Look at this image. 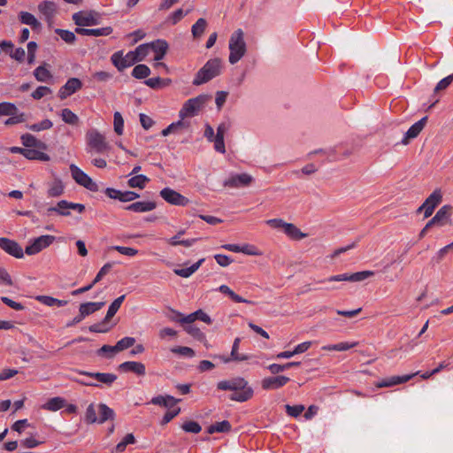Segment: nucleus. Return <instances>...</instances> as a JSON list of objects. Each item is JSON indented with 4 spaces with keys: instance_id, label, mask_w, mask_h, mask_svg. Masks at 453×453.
Instances as JSON below:
<instances>
[{
    "instance_id": "1",
    "label": "nucleus",
    "mask_w": 453,
    "mask_h": 453,
    "mask_svg": "<svg viewBox=\"0 0 453 453\" xmlns=\"http://www.w3.org/2000/svg\"><path fill=\"white\" fill-rule=\"evenodd\" d=\"M253 388L242 377H234L228 380V399L243 403L253 396Z\"/></svg>"
},
{
    "instance_id": "2",
    "label": "nucleus",
    "mask_w": 453,
    "mask_h": 453,
    "mask_svg": "<svg viewBox=\"0 0 453 453\" xmlns=\"http://www.w3.org/2000/svg\"><path fill=\"white\" fill-rule=\"evenodd\" d=\"M228 50L230 54L228 56V61L231 64L237 63L246 53L247 46L244 41V33L242 29L234 31L228 42Z\"/></svg>"
},
{
    "instance_id": "3",
    "label": "nucleus",
    "mask_w": 453,
    "mask_h": 453,
    "mask_svg": "<svg viewBox=\"0 0 453 453\" xmlns=\"http://www.w3.org/2000/svg\"><path fill=\"white\" fill-rule=\"evenodd\" d=\"M221 59L212 58L206 62V64L197 72L193 81V84L199 86L206 83L214 77L220 73Z\"/></svg>"
},
{
    "instance_id": "4",
    "label": "nucleus",
    "mask_w": 453,
    "mask_h": 453,
    "mask_svg": "<svg viewBox=\"0 0 453 453\" xmlns=\"http://www.w3.org/2000/svg\"><path fill=\"white\" fill-rule=\"evenodd\" d=\"M211 99L208 95H199L185 102L179 112L181 119L197 115L203 105Z\"/></svg>"
},
{
    "instance_id": "5",
    "label": "nucleus",
    "mask_w": 453,
    "mask_h": 453,
    "mask_svg": "<svg viewBox=\"0 0 453 453\" xmlns=\"http://www.w3.org/2000/svg\"><path fill=\"white\" fill-rule=\"evenodd\" d=\"M88 145L97 153H104L110 150V146L104 134L96 129H90L86 134Z\"/></svg>"
},
{
    "instance_id": "6",
    "label": "nucleus",
    "mask_w": 453,
    "mask_h": 453,
    "mask_svg": "<svg viewBox=\"0 0 453 453\" xmlns=\"http://www.w3.org/2000/svg\"><path fill=\"white\" fill-rule=\"evenodd\" d=\"M70 172L72 177L79 185L92 192H97L99 190L98 185L86 173H84L74 164L70 165Z\"/></svg>"
},
{
    "instance_id": "7",
    "label": "nucleus",
    "mask_w": 453,
    "mask_h": 453,
    "mask_svg": "<svg viewBox=\"0 0 453 453\" xmlns=\"http://www.w3.org/2000/svg\"><path fill=\"white\" fill-rule=\"evenodd\" d=\"M225 130L226 127L224 124H220L218 127L216 135H214V130L209 124H206L204 130V136L208 139V141L214 142V149L220 153L225 152Z\"/></svg>"
},
{
    "instance_id": "8",
    "label": "nucleus",
    "mask_w": 453,
    "mask_h": 453,
    "mask_svg": "<svg viewBox=\"0 0 453 453\" xmlns=\"http://www.w3.org/2000/svg\"><path fill=\"white\" fill-rule=\"evenodd\" d=\"M111 61L112 65L118 69V71L122 72L126 68L130 67L137 63V58H135L132 51H129L124 55L123 50H119L111 55Z\"/></svg>"
},
{
    "instance_id": "9",
    "label": "nucleus",
    "mask_w": 453,
    "mask_h": 453,
    "mask_svg": "<svg viewBox=\"0 0 453 453\" xmlns=\"http://www.w3.org/2000/svg\"><path fill=\"white\" fill-rule=\"evenodd\" d=\"M55 239L53 235H41L26 247L25 252L29 256L35 255L52 244Z\"/></svg>"
},
{
    "instance_id": "10",
    "label": "nucleus",
    "mask_w": 453,
    "mask_h": 453,
    "mask_svg": "<svg viewBox=\"0 0 453 453\" xmlns=\"http://www.w3.org/2000/svg\"><path fill=\"white\" fill-rule=\"evenodd\" d=\"M375 274L373 271H361L353 273H342L329 277L327 281H350L357 282L363 281L365 279L372 277Z\"/></svg>"
},
{
    "instance_id": "11",
    "label": "nucleus",
    "mask_w": 453,
    "mask_h": 453,
    "mask_svg": "<svg viewBox=\"0 0 453 453\" xmlns=\"http://www.w3.org/2000/svg\"><path fill=\"white\" fill-rule=\"evenodd\" d=\"M160 196L167 203L179 205V206H186L189 200L182 196L180 193L170 188H165L160 191Z\"/></svg>"
},
{
    "instance_id": "12",
    "label": "nucleus",
    "mask_w": 453,
    "mask_h": 453,
    "mask_svg": "<svg viewBox=\"0 0 453 453\" xmlns=\"http://www.w3.org/2000/svg\"><path fill=\"white\" fill-rule=\"evenodd\" d=\"M95 12H78L73 14V20L75 25L81 27L96 26L99 23L98 19L96 17Z\"/></svg>"
},
{
    "instance_id": "13",
    "label": "nucleus",
    "mask_w": 453,
    "mask_h": 453,
    "mask_svg": "<svg viewBox=\"0 0 453 453\" xmlns=\"http://www.w3.org/2000/svg\"><path fill=\"white\" fill-rule=\"evenodd\" d=\"M0 248L16 258H22L24 257L22 247L16 241L9 238L0 237Z\"/></svg>"
},
{
    "instance_id": "14",
    "label": "nucleus",
    "mask_w": 453,
    "mask_h": 453,
    "mask_svg": "<svg viewBox=\"0 0 453 453\" xmlns=\"http://www.w3.org/2000/svg\"><path fill=\"white\" fill-rule=\"evenodd\" d=\"M254 182V178L246 173H232L228 177V188H241L250 186Z\"/></svg>"
},
{
    "instance_id": "15",
    "label": "nucleus",
    "mask_w": 453,
    "mask_h": 453,
    "mask_svg": "<svg viewBox=\"0 0 453 453\" xmlns=\"http://www.w3.org/2000/svg\"><path fill=\"white\" fill-rule=\"evenodd\" d=\"M273 377H265L261 381L262 388L265 390H274L285 386L290 379L284 375H278Z\"/></svg>"
},
{
    "instance_id": "16",
    "label": "nucleus",
    "mask_w": 453,
    "mask_h": 453,
    "mask_svg": "<svg viewBox=\"0 0 453 453\" xmlns=\"http://www.w3.org/2000/svg\"><path fill=\"white\" fill-rule=\"evenodd\" d=\"M452 206L446 204L441 207L435 215L428 221V226H444L449 222Z\"/></svg>"
},
{
    "instance_id": "17",
    "label": "nucleus",
    "mask_w": 453,
    "mask_h": 453,
    "mask_svg": "<svg viewBox=\"0 0 453 453\" xmlns=\"http://www.w3.org/2000/svg\"><path fill=\"white\" fill-rule=\"evenodd\" d=\"M442 195L440 189H435L423 203L425 208V218H429L434 209L441 203Z\"/></svg>"
},
{
    "instance_id": "18",
    "label": "nucleus",
    "mask_w": 453,
    "mask_h": 453,
    "mask_svg": "<svg viewBox=\"0 0 453 453\" xmlns=\"http://www.w3.org/2000/svg\"><path fill=\"white\" fill-rule=\"evenodd\" d=\"M428 117L425 116L422 119H420L418 121L414 123L405 133L402 143L403 145L409 144L410 141L411 139H414L418 136V134L421 133V131L424 129L427 123Z\"/></svg>"
},
{
    "instance_id": "19",
    "label": "nucleus",
    "mask_w": 453,
    "mask_h": 453,
    "mask_svg": "<svg viewBox=\"0 0 453 453\" xmlns=\"http://www.w3.org/2000/svg\"><path fill=\"white\" fill-rule=\"evenodd\" d=\"M81 87L82 82L78 78H70L65 84L60 88L58 96L62 100L65 99L81 89Z\"/></svg>"
},
{
    "instance_id": "20",
    "label": "nucleus",
    "mask_w": 453,
    "mask_h": 453,
    "mask_svg": "<svg viewBox=\"0 0 453 453\" xmlns=\"http://www.w3.org/2000/svg\"><path fill=\"white\" fill-rule=\"evenodd\" d=\"M80 374L85 375L87 377L95 379L97 382L105 384L106 386H111L116 380L117 375L114 373L109 372H91L86 371H79Z\"/></svg>"
},
{
    "instance_id": "21",
    "label": "nucleus",
    "mask_w": 453,
    "mask_h": 453,
    "mask_svg": "<svg viewBox=\"0 0 453 453\" xmlns=\"http://www.w3.org/2000/svg\"><path fill=\"white\" fill-rule=\"evenodd\" d=\"M119 370L124 372H131L139 376L146 373L145 365L141 362L126 361L119 365Z\"/></svg>"
},
{
    "instance_id": "22",
    "label": "nucleus",
    "mask_w": 453,
    "mask_h": 453,
    "mask_svg": "<svg viewBox=\"0 0 453 453\" xmlns=\"http://www.w3.org/2000/svg\"><path fill=\"white\" fill-rule=\"evenodd\" d=\"M113 29L111 27H105L102 28H86V27H76L75 33L81 35L88 36H107L112 33Z\"/></svg>"
},
{
    "instance_id": "23",
    "label": "nucleus",
    "mask_w": 453,
    "mask_h": 453,
    "mask_svg": "<svg viewBox=\"0 0 453 453\" xmlns=\"http://www.w3.org/2000/svg\"><path fill=\"white\" fill-rule=\"evenodd\" d=\"M150 49L155 52L154 60L159 61L164 58L168 50V43L165 40L157 39L149 43Z\"/></svg>"
},
{
    "instance_id": "24",
    "label": "nucleus",
    "mask_w": 453,
    "mask_h": 453,
    "mask_svg": "<svg viewBox=\"0 0 453 453\" xmlns=\"http://www.w3.org/2000/svg\"><path fill=\"white\" fill-rule=\"evenodd\" d=\"M418 372L411 373L409 375L403 376H393L388 379L382 380L380 382L376 384L377 388H385V387H392L395 385L402 384L409 381L411 378L417 375Z\"/></svg>"
},
{
    "instance_id": "25",
    "label": "nucleus",
    "mask_w": 453,
    "mask_h": 453,
    "mask_svg": "<svg viewBox=\"0 0 453 453\" xmlns=\"http://www.w3.org/2000/svg\"><path fill=\"white\" fill-rule=\"evenodd\" d=\"M105 304L104 302H88L80 304L79 312L81 317L85 319L87 316L99 311Z\"/></svg>"
},
{
    "instance_id": "26",
    "label": "nucleus",
    "mask_w": 453,
    "mask_h": 453,
    "mask_svg": "<svg viewBox=\"0 0 453 453\" xmlns=\"http://www.w3.org/2000/svg\"><path fill=\"white\" fill-rule=\"evenodd\" d=\"M157 207V203L152 201H140V202H134L127 207L125 209L127 211H131L134 212H147L154 210Z\"/></svg>"
},
{
    "instance_id": "27",
    "label": "nucleus",
    "mask_w": 453,
    "mask_h": 453,
    "mask_svg": "<svg viewBox=\"0 0 453 453\" xmlns=\"http://www.w3.org/2000/svg\"><path fill=\"white\" fill-rule=\"evenodd\" d=\"M20 140L22 142V144L25 146V149L29 148H38L42 150H46L47 145L39 140L36 139L35 136H34L31 134H24L21 135Z\"/></svg>"
},
{
    "instance_id": "28",
    "label": "nucleus",
    "mask_w": 453,
    "mask_h": 453,
    "mask_svg": "<svg viewBox=\"0 0 453 453\" xmlns=\"http://www.w3.org/2000/svg\"><path fill=\"white\" fill-rule=\"evenodd\" d=\"M240 342H241L240 338H236L234 341L230 355L228 356V363L232 362V361H234V362L247 361V360H250L252 357L251 356H249V355H246V354H242V353H239L238 350H239V343H240Z\"/></svg>"
},
{
    "instance_id": "29",
    "label": "nucleus",
    "mask_w": 453,
    "mask_h": 453,
    "mask_svg": "<svg viewBox=\"0 0 453 453\" xmlns=\"http://www.w3.org/2000/svg\"><path fill=\"white\" fill-rule=\"evenodd\" d=\"M97 409L99 412V416L97 417L98 424H103L107 420H113L115 418L114 411L105 403H99Z\"/></svg>"
},
{
    "instance_id": "30",
    "label": "nucleus",
    "mask_w": 453,
    "mask_h": 453,
    "mask_svg": "<svg viewBox=\"0 0 453 453\" xmlns=\"http://www.w3.org/2000/svg\"><path fill=\"white\" fill-rule=\"evenodd\" d=\"M196 320H202L207 324L211 323V319L208 314H206L203 310H197L195 312L185 316L182 319V324H192Z\"/></svg>"
},
{
    "instance_id": "31",
    "label": "nucleus",
    "mask_w": 453,
    "mask_h": 453,
    "mask_svg": "<svg viewBox=\"0 0 453 453\" xmlns=\"http://www.w3.org/2000/svg\"><path fill=\"white\" fill-rule=\"evenodd\" d=\"M24 157L29 160H39L42 162H47L50 159L48 154L35 150V148L26 149Z\"/></svg>"
},
{
    "instance_id": "32",
    "label": "nucleus",
    "mask_w": 453,
    "mask_h": 453,
    "mask_svg": "<svg viewBox=\"0 0 453 453\" xmlns=\"http://www.w3.org/2000/svg\"><path fill=\"white\" fill-rule=\"evenodd\" d=\"M35 298L36 301L49 307H52L55 305L62 307L68 303L67 300H59L50 296H36Z\"/></svg>"
},
{
    "instance_id": "33",
    "label": "nucleus",
    "mask_w": 453,
    "mask_h": 453,
    "mask_svg": "<svg viewBox=\"0 0 453 453\" xmlns=\"http://www.w3.org/2000/svg\"><path fill=\"white\" fill-rule=\"evenodd\" d=\"M19 17L21 23L29 25L33 30H36L41 27V23L30 12H20Z\"/></svg>"
},
{
    "instance_id": "34",
    "label": "nucleus",
    "mask_w": 453,
    "mask_h": 453,
    "mask_svg": "<svg viewBox=\"0 0 453 453\" xmlns=\"http://www.w3.org/2000/svg\"><path fill=\"white\" fill-rule=\"evenodd\" d=\"M180 400L171 395H157L151 399V403L156 405L165 406L167 408L173 407Z\"/></svg>"
},
{
    "instance_id": "35",
    "label": "nucleus",
    "mask_w": 453,
    "mask_h": 453,
    "mask_svg": "<svg viewBox=\"0 0 453 453\" xmlns=\"http://www.w3.org/2000/svg\"><path fill=\"white\" fill-rule=\"evenodd\" d=\"M126 298V295H122L116 298L109 306L106 316L104 319V322H108L119 311L123 301Z\"/></svg>"
},
{
    "instance_id": "36",
    "label": "nucleus",
    "mask_w": 453,
    "mask_h": 453,
    "mask_svg": "<svg viewBox=\"0 0 453 453\" xmlns=\"http://www.w3.org/2000/svg\"><path fill=\"white\" fill-rule=\"evenodd\" d=\"M65 405V400L62 397L56 396L50 398L42 408L50 411H57Z\"/></svg>"
},
{
    "instance_id": "37",
    "label": "nucleus",
    "mask_w": 453,
    "mask_h": 453,
    "mask_svg": "<svg viewBox=\"0 0 453 453\" xmlns=\"http://www.w3.org/2000/svg\"><path fill=\"white\" fill-rule=\"evenodd\" d=\"M171 79H162L160 77H154L147 79L144 83L152 89H159L170 85Z\"/></svg>"
},
{
    "instance_id": "38",
    "label": "nucleus",
    "mask_w": 453,
    "mask_h": 453,
    "mask_svg": "<svg viewBox=\"0 0 453 453\" xmlns=\"http://www.w3.org/2000/svg\"><path fill=\"white\" fill-rule=\"evenodd\" d=\"M284 232L293 240H301L306 236V234L302 233L301 230L292 223L285 224Z\"/></svg>"
},
{
    "instance_id": "39",
    "label": "nucleus",
    "mask_w": 453,
    "mask_h": 453,
    "mask_svg": "<svg viewBox=\"0 0 453 453\" xmlns=\"http://www.w3.org/2000/svg\"><path fill=\"white\" fill-rule=\"evenodd\" d=\"M60 116L62 120L69 125L76 126L80 122L79 117L68 108L63 109Z\"/></svg>"
},
{
    "instance_id": "40",
    "label": "nucleus",
    "mask_w": 453,
    "mask_h": 453,
    "mask_svg": "<svg viewBox=\"0 0 453 453\" xmlns=\"http://www.w3.org/2000/svg\"><path fill=\"white\" fill-rule=\"evenodd\" d=\"M150 181V179L143 174H137L132 178H130L127 181V184L130 188H139L142 189L146 183Z\"/></svg>"
},
{
    "instance_id": "41",
    "label": "nucleus",
    "mask_w": 453,
    "mask_h": 453,
    "mask_svg": "<svg viewBox=\"0 0 453 453\" xmlns=\"http://www.w3.org/2000/svg\"><path fill=\"white\" fill-rule=\"evenodd\" d=\"M301 365L300 362H288L283 365L279 364H272L267 368L273 374H279L280 372L289 369L291 367L299 366Z\"/></svg>"
},
{
    "instance_id": "42",
    "label": "nucleus",
    "mask_w": 453,
    "mask_h": 453,
    "mask_svg": "<svg viewBox=\"0 0 453 453\" xmlns=\"http://www.w3.org/2000/svg\"><path fill=\"white\" fill-rule=\"evenodd\" d=\"M150 74V69L144 64L137 65L132 71V76L135 79L142 80L147 78Z\"/></svg>"
},
{
    "instance_id": "43",
    "label": "nucleus",
    "mask_w": 453,
    "mask_h": 453,
    "mask_svg": "<svg viewBox=\"0 0 453 453\" xmlns=\"http://www.w3.org/2000/svg\"><path fill=\"white\" fill-rule=\"evenodd\" d=\"M203 262V259H200L196 263L193 264L191 266L187 268H181V269H175L174 273L178 276L188 278L191 274H193L201 265V264Z\"/></svg>"
},
{
    "instance_id": "44",
    "label": "nucleus",
    "mask_w": 453,
    "mask_h": 453,
    "mask_svg": "<svg viewBox=\"0 0 453 453\" xmlns=\"http://www.w3.org/2000/svg\"><path fill=\"white\" fill-rule=\"evenodd\" d=\"M358 345L357 342H354L351 343L349 342H339L337 344H332L322 347V349L324 350H336V351H345L349 349H352Z\"/></svg>"
},
{
    "instance_id": "45",
    "label": "nucleus",
    "mask_w": 453,
    "mask_h": 453,
    "mask_svg": "<svg viewBox=\"0 0 453 453\" xmlns=\"http://www.w3.org/2000/svg\"><path fill=\"white\" fill-rule=\"evenodd\" d=\"M35 78L41 82H46L52 78L50 72L44 65H40L34 71Z\"/></svg>"
},
{
    "instance_id": "46",
    "label": "nucleus",
    "mask_w": 453,
    "mask_h": 453,
    "mask_svg": "<svg viewBox=\"0 0 453 453\" xmlns=\"http://www.w3.org/2000/svg\"><path fill=\"white\" fill-rule=\"evenodd\" d=\"M57 209L58 211H60L59 209H72L77 211L79 213H82L85 211V205L82 203H76L68 202L66 200H61L58 203Z\"/></svg>"
},
{
    "instance_id": "47",
    "label": "nucleus",
    "mask_w": 453,
    "mask_h": 453,
    "mask_svg": "<svg viewBox=\"0 0 453 453\" xmlns=\"http://www.w3.org/2000/svg\"><path fill=\"white\" fill-rule=\"evenodd\" d=\"M207 26V21L203 18H200L192 26L191 31L194 38H199L203 34L205 27Z\"/></svg>"
},
{
    "instance_id": "48",
    "label": "nucleus",
    "mask_w": 453,
    "mask_h": 453,
    "mask_svg": "<svg viewBox=\"0 0 453 453\" xmlns=\"http://www.w3.org/2000/svg\"><path fill=\"white\" fill-rule=\"evenodd\" d=\"M39 11L47 18H51L56 11V4L50 1H44L38 6Z\"/></svg>"
},
{
    "instance_id": "49",
    "label": "nucleus",
    "mask_w": 453,
    "mask_h": 453,
    "mask_svg": "<svg viewBox=\"0 0 453 453\" xmlns=\"http://www.w3.org/2000/svg\"><path fill=\"white\" fill-rule=\"evenodd\" d=\"M64 193V185L60 180H55L48 190L50 197H58Z\"/></svg>"
},
{
    "instance_id": "50",
    "label": "nucleus",
    "mask_w": 453,
    "mask_h": 453,
    "mask_svg": "<svg viewBox=\"0 0 453 453\" xmlns=\"http://www.w3.org/2000/svg\"><path fill=\"white\" fill-rule=\"evenodd\" d=\"M9 117L10 118L4 121L5 126H12L27 120V115L24 112H19L18 108L16 113L14 115H9Z\"/></svg>"
},
{
    "instance_id": "51",
    "label": "nucleus",
    "mask_w": 453,
    "mask_h": 453,
    "mask_svg": "<svg viewBox=\"0 0 453 453\" xmlns=\"http://www.w3.org/2000/svg\"><path fill=\"white\" fill-rule=\"evenodd\" d=\"M53 126V123L51 120L46 119H43L42 121L39 122V123H35V124H32V125H27V127L33 131V132H40V131H42V130H48V129H50Z\"/></svg>"
},
{
    "instance_id": "52",
    "label": "nucleus",
    "mask_w": 453,
    "mask_h": 453,
    "mask_svg": "<svg viewBox=\"0 0 453 453\" xmlns=\"http://www.w3.org/2000/svg\"><path fill=\"white\" fill-rule=\"evenodd\" d=\"M134 343L135 339L134 337L127 336L117 342L115 349H117L118 352H120L134 346Z\"/></svg>"
},
{
    "instance_id": "53",
    "label": "nucleus",
    "mask_w": 453,
    "mask_h": 453,
    "mask_svg": "<svg viewBox=\"0 0 453 453\" xmlns=\"http://www.w3.org/2000/svg\"><path fill=\"white\" fill-rule=\"evenodd\" d=\"M17 106L13 103L3 102L0 103V117L14 115L17 111Z\"/></svg>"
},
{
    "instance_id": "54",
    "label": "nucleus",
    "mask_w": 453,
    "mask_h": 453,
    "mask_svg": "<svg viewBox=\"0 0 453 453\" xmlns=\"http://www.w3.org/2000/svg\"><path fill=\"white\" fill-rule=\"evenodd\" d=\"M55 33L61 37L63 41L66 43H73L76 41L75 34L72 31L57 28L55 29Z\"/></svg>"
},
{
    "instance_id": "55",
    "label": "nucleus",
    "mask_w": 453,
    "mask_h": 453,
    "mask_svg": "<svg viewBox=\"0 0 453 453\" xmlns=\"http://www.w3.org/2000/svg\"><path fill=\"white\" fill-rule=\"evenodd\" d=\"M453 249V242L441 248L431 259V265L439 264L448 254V252Z\"/></svg>"
},
{
    "instance_id": "56",
    "label": "nucleus",
    "mask_w": 453,
    "mask_h": 453,
    "mask_svg": "<svg viewBox=\"0 0 453 453\" xmlns=\"http://www.w3.org/2000/svg\"><path fill=\"white\" fill-rule=\"evenodd\" d=\"M150 45L149 43H143L136 47L134 50H132L135 58H137V62L142 61L145 57L149 54Z\"/></svg>"
},
{
    "instance_id": "57",
    "label": "nucleus",
    "mask_w": 453,
    "mask_h": 453,
    "mask_svg": "<svg viewBox=\"0 0 453 453\" xmlns=\"http://www.w3.org/2000/svg\"><path fill=\"white\" fill-rule=\"evenodd\" d=\"M96 408H95V404L94 403H90L87 410H86V413H85V421L87 424H94V423H97L98 419H97V416H96Z\"/></svg>"
},
{
    "instance_id": "58",
    "label": "nucleus",
    "mask_w": 453,
    "mask_h": 453,
    "mask_svg": "<svg viewBox=\"0 0 453 453\" xmlns=\"http://www.w3.org/2000/svg\"><path fill=\"white\" fill-rule=\"evenodd\" d=\"M228 300L236 303L256 304L252 300L246 299L228 288Z\"/></svg>"
},
{
    "instance_id": "59",
    "label": "nucleus",
    "mask_w": 453,
    "mask_h": 453,
    "mask_svg": "<svg viewBox=\"0 0 453 453\" xmlns=\"http://www.w3.org/2000/svg\"><path fill=\"white\" fill-rule=\"evenodd\" d=\"M182 429L187 433L198 434L202 430V426L196 421H187L181 426Z\"/></svg>"
},
{
    "instance_id": "60",
    "label": "nucleus",
    "mask_w": 453,
    "mask_h": 453,
    "mask_svg": "<svg viewBox=\"0 0 453 453\" xmlns=\"http://www.w3.org/2000/svg\"><path fill=\"white\" fill-rule=\"evenodd\" d=\"M184 330L196 340L202 341L205 337L204 334L198 327L190 324L185 326Z\"/></svg>"
},
{
    "instance_id": "61",
    "label": "nucleus",
    "mask_w": 453,
    "mask_h": 453,
    "mask_svg": "<svg viewBox=\"0 0 453 453\" xmlns=\"http://www.w3.org/2000/svg\"><path fill=\"white\" fill-rule=\"evenodd\" d=\"M114 131L117 133V134L120 135L123 134L124 129V119L122 118V115L120 112L116 111L114 113Z\"/></svg>"
},
{
    "instance_id": "62",
    "label": "nucleus",
    "mask_w": 453,
    "mask_h": 453,
    "mask_svg": "<svg viewBox=\"0 0 453 453\" xmlns=\"http://www.w3.org/2000/svg\"><path fill=\"white\" fill-rule=\"evenodd\" d=\"M286 412L288 415L297 418L301 413L304 411V406L303 404H296V405H289L287 404L285 406Z\"/></svg>"
},
{
    "instance_id": "63",
    "label": "nucleus",
    "mask_w": 453,
    "mask_h": 453,
    "mask_svg": "<svg viewBox=\"0 0 453 453\" xmlns=\"http://www.w3.org/2000/svg\"><path fill=\"white\" fill-rule=\"evenodd\" d=\"M173 353L179 354L180 356L193 357H195V351L193 349L185 346L174 347L171 349Z\"/></svg>"
},
{
    "instance_id": "64",
    "label": "nucleus",
    "mask_w": 453,
    "mask_h": 453,
    "mask_svg": "<svg viewBox=\"0 0 453 453\" xmlns=\"http://www.w3.org/2000/svg\"><path fill=\"white\" fill-rule=\"evenodd\" d=\"M453 81V73L441 80L434 88V93L446 89Z\"/></svg>"
}]
</instances>
